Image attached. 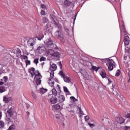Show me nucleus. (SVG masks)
<instances>
[{"label": "nucleus", "mask_w": 130, "mask_h": 130, "mask_svg": "<svg viewBox=\"0 0 130 130\" xmlns=\"http://www.w3.org/2000/svg\"><path fill=\"white\" fill-rule=\"evenodd\" d=\"M28 72L30 73V75H31V77H34V76H35V78L36 79V84L37 85V86L40 85V84H41V80L42 79V76H41V74L40 73H39V71L37 70L36 71L37 74H35V68L32 67L29 70Z\"/></svg>", "instance_id": "nucleus-1"}, {"label": "nucleus", "mask_w": 130, "mask_h": 130, "mask_svg": "<svg viewBox=\"0 0 130 130\" xmlns=\"http://www.w3.org/2000/svg\"><path fill=\"white\" fill-rule=\"evenodd\" d=\"M53 95L54 96L57 95V90L54 87L50 91L48 97L51 104H55V103H57L58 99L55 96H53Z\"/></svg>", "instance_id": "nucleus-2"}, {"label": "nucleus", "mask_w": 130, "mask_h": 130, "mask_svg": "<svg viewBox=\"0 0 130 130\" xmlns=\"http://www.w3.org/2000/svg\"><path fill=\"white\" fill-rule=\"evenodd\" d=\"M54 71H51L50 73V78L49 79V81L48 83L49 84V86L51 87H54L55 88V86H54V81L56 82V83H58V80L57 79H53V77H54Z\"/></svg>", "instance_id": "nucleus-3"}, {"label": "nucleus", "mask_w": 130, "mask_h": 130, "mask_svg": "<svg viewBox=\"0 0 130 130\" xmlns=\"http://www.w3.org/2000/svg\"><path fill=\"white\" fill-rule=\"evenodd\" d=\"M55 36L58 38V39H59L60 41L62 42V43H64V40L63 39V36L62 34H61V32H59V30H57L55 32Z\"/></svg>", "instance_id": "nucleus-4"}, {"label": "nucleus", "mask_w": 130, "mask_h": 130, "mask_svg": "<svg viewBox=\"0 0 130 130\" xmlns=\"http://www.w3.org/2000/svg\"><path fill=\"white\" fill-rule=\"evenodd\" d=\"M114 63V61L112 59H110L108 62L106 63V66L108 67V70L111 71L113 70V64Z\"/></svg>", "instance_id": "nucleus-5"}, {"label": "nucleus", "mask_w": 130, "mask_h": 130, "mask_svg": "<svg viewBox=\"0 0 130 130\" xmlns=\"http://www.w3.org/2000/svg\"><path fill=\"white\" fill-rule=\"evenodd\" d=\"M49 53H50V55L54 56V57H56L57 58L60 57V53L58 52H54L53 50H49Z\"/></svg>", "instance_id": "nucleus-6"}, {"label": "nucleus", "mask_w": 130, "mask_h": 130, "mask_svg": "<svg viewBox=\"0 0 130 130\" xmlns=\"http://www.w3.org/2000/svg\"><path fill=\"white\" fill-rule=\"evenodd\" d=\"M44 43L48 47H50L51 46H52L53 41H52V40L50 38L47 39L44 41Z\"/></svg>", "instance_id": "nucleus-7"}, {"label": "nucleus", "mask_w": 130, "mask_h": 130, "mask_svg": "<svg viewBox=\"0 0 130 130\" xmlns=\"http://www.w3.org/2000/svg\"><path fill=\"white\" fill-rule=\"evenodd\" d=\"M36 43V41H35V39H29L27 41V45H28V46H30L32 48H33V46L34 45H35Z\"/></svg>", "instance_id": "nucleus-8"}, {"label": "nucleus", "mask_w": 130, "mask_h": 130, "mask_svg": "<svg viewBox=\"0 0 130 130\" xmlns=\"http://www.w3.org/2000/svg\"><path fill=\"white\" fill-rule=\"evenodd\" d=\"M50 18L52 22H53L54 25H58V21H57V18L56 17H55V16L53 15V14H51Z\"/></svg>", "instance_id": "nucleus-9"}, {"label": "nucleus", "mask_w": 130, "mask_h": 130, "mask_svg": "<svg viewBox=\"0 0 130 130\" xmlns=\"http://www.w3.org/2000/svg\"><path fill=\"white\" fill-rule=\"evenodd\" d=\"M58 101L59 103L62 104L64 101H66V97L63 95H60L58 96Z\"/></svg>", "instance_id": "nucleus-10"}, {"label": "nucleus", "mask_w": 130, "mask_h": 130, "mask_svg": "<svg viewBox=\"0 0 130 130\" xmlns=\"http://www.w3.org/2000/svg\"><path fill=\"white\" fill-rule=\"evenodd\" d=\"M7 113L10 117H13L14 116V112H13V109L12 108L8 110Z\"/></svg>", "instance_id": "nucleus-11"}, {"label": "nucleus", "mask_w": 130, "mask_h": 130, "mask_svg": "<svg viewBox=\"0 0 130 130\" xmlns=\"http://www.w3.org/2000/svg\"><path fill=\"white\" fill-rule=\"evenodd\" d=\"M117 121H118V123H120V124H122V123H124V119L121 117H119L117 118Z\"/></svg>", "instance_id": "nucleus-12"}, {"label": "nucleus", "mask_w": 130, "mask_h": 130, "mask_svg": "<svg viewBox=\"0 0 130 130\" xmlns=\"http://www.w3.org/2000/svg\"><path fill=\"white\" fill-rule=\"evenodd\" d=\"M124 44L125 46L128 45V44H129V39L128 37L126 36L124 37Z\"/></svg>", "instance_id": "nucleus-13"}, {"label": "nucleus", "mask_w": 130, "mask_h": 130, "mask_svg": "<svg viewBox=\"0 0 130 130\" xmlns=\"http://www.w3.org/2000/svg\"><path fill=\"white\" fill-rule=\"evenodd\" d=\"M64 5L66 6V7H71L72 2L70 1V0H64Z\"/></svg>", "instance_id": "nucleus-14"}, {"label": "nucleus", "mask_w": 130, "mask_h": 130, "mask_svg": "<svg viewBox=\"0 0 130 130\" xmlns=\"http://www.w3.org/2000/svg\"><path fill=\"white\" fill-rule=\"evenodd\" d=\"M52 107L53 110H59L60 109V105L58 104L53 105Z\"/></svg>", "instance_id": "nucleus-15"}, {"label": "nucleus", "mask_w": 130, "mask_h": 130, "mask_svg": "<svg viewBox=\"0 0 130 130\" xmlns=\"http://www.w3.org/2000/svg\"><path fill=\"white\" fill-rule=\"evenodd\" d=\"M37 50H38L39 53L41 54V53H43L44 52V47L41 46L39 47L37 49Z\"/></svg>", "instance_id": "nucleus-16"}, {"label": "nucleus", "mask_w": 130, "mask_h": 130, "mask_svg": "<svg viewBox=\"0 0 130 130\" xmlns=\"http://www.w3.org/2000/svg\"><path fill=\"white\" fill-rule=\"evenodd\" d=\"M64 81L66 83H71V81H72V80L71 79V78H70V77L65 76L63 78Z\"/></svg>", "instance_id": "nucleus-17"}, {"label": "nucleus", "mask_w": 130, "mask_h": 130, "mask_svg": "<svg viewBox=\"0 0 130 130\" xmlns=\"http://www.w3.org/2000/svg\"><path fill=\"white\" fill-rule=\"evenodd\" d=\"M57 68V67L56 66V64H52L50 67L51 72H54V71H56Z\"/></svg>", "instance_id": "nucleus-18"}, {"label": "nucleus", "mask_w": 130, "mask_h": 130, "mask_svg": "<svg viewBox=\"0 0 130 130\" xmlns=\"http://www.w3.org/2000/svg\"><path fill=\"white\" fill-rule=\"evenodd\" d=\"M100 75L101 76V77L103 79L106 78V72H105V71L103 70V71H101Z\"/></svg>", "instance_id": "nucleus-19"}, {"label": "nucleus", "mask_w": 130, "mask_h": 130, "mask_svg": "<svg viewBox=\"0 0 130 130\" xmlns=\"http://www.w3.org/2000/svg\"><path fill=\"white\" fill-rule=\"evenodd\" d=\"M44 37V35H43L42 33H38L37 38L38 40H41L42 39H43Z\"/></svg>", "instance_id": "nucleus-20"}, {"label": "nucleus", "mask_w": 130, "mask_h": 130, "mask_svg": "<svg viewBox=\"0 0 130 130\" xmlns=\"http://www.w3.org/2000/svg\"><path fill=\"white\" fill-rule=\"evenodd\" d=\"M22 52L21 51V50L20 49H17V52H16V56L17 57H21L22 56Z\"/></svg>", "instance_id": "nucleus-21"}, {"label": "nucleus", "mask_w": 130, "mask_h": 130, "mask_svg": "<svg viewBox=\"0 0 130 130\" xmlns=\"http://www.w3.org/2000/svg\"><path fill=\"white\" fill-rule=\"evenodd\" d=\"M53 117L57 120H59L60 119V113H59L58 114H55Z\"/></svg>", "instance_id": "nucleus-22"}, {"label": "nucleus", "mask_w": 130, "mask_h": 130, "mask_svg": "<svg viewBox=\"0 0 130 130\" xmlns=\"http://www.w3.org/2000/svg\"><path fill=\"white\" fill-rule=\"evenodd\" d=\"M83 78L85 80H89L90 79L89 75L87 72H85V75L83 74Z\"/></svg>", "instance_id": "nucleus-23"}, {"label": "nucleus", "mask_w": 130, "mask_h": 130, "mask_svg": "<svg viewBox=\"0 0 130 130\" xmlns=\"http://www.w3.org/2000/svg\"><path fill=\"white\" fill-rule=\"evenodd\" d=\"M79 109V117H82L83 115H84V113L83 112V111H82V109H81V108H78Z\"/></svg>", "instance_id": "nucleus-24"}, {"label": "nucleus", "mask_w": 130, "mask_h": 130, "mask_svg": "<svg viewBox=\"0 0 130 130\" xmlns=\"http://www.w3.org/2000/svg\"><path fill=\"white\" fill-rule=\"evenodd\" d=\"M74 108H75V106L74 105H70L68 107H67V110H74Z\"/></svg>", "instance_id": "nucleus-25"}, {"label": "nucleus", "mask_w": 130, "mask_h": 130, "mask_svg": "<svg viewBox=\"0 0 130 130\" xmlns=\"http://www.w3.org/2000/svg\"><path fill=\"white\" fill-rule=\"evenodd\" d=\"M6 91V87L5 86L0 87V93H4Z\"/></svg>", "instance_id": "nucleus-26"}, {"label": "nucleus", "mask_w": 130, "mask_h": 130, "mask_svg": "<svg viewBox=\"0 0 130 130\" xmlns=\"http://www.w3.org/2000/svg\"><path fill=\"white\" fill-rule=\"evenodd\" d=\"M44 30L45 31V34H46V33H48V32H49V31L50 30V29H49V27H47V26H45L44 27Z\"/></svg>", "instance_id": "nucleus-27"}, {"label": "nucleus", "mask_w": 130, "mask_h": 130, "mask_svg": "<svg viewBox=\"0 0 130 130\" xmlns=\"http://www.w3.org/2000/svg\"><path fill=\"white\" fill-rule=\"evenodd\" d=\"M47 91V89L42 88L41 89L40 92L41 94H44V93H46Z\"/></svg>", "instance_id": "nucleus-28"}, {"label": "nucleus", "mask_w": 130, "mask_h": 130, "mask_svg": "<svg viewBox=\"0 0 130 130\" xmlns=\"http://www.w3.org/2000/svg\"><path fill=\"white\" fill-rule=\"evenodd\" d=\"M15 126L14 124L10 125L7 130H15Z\"/></svg>", "instance_id": "nucleus-29"}, {"label": "nucleus", "mask_w": 130, "mask_h": 130, "mask_svg": "<svg viewBox=\"0 0 130 130\" xmlns=\"http://www.w3.org/2000/svg\"><path fill=\"white\" fill-rule=\"evenodd\" d=\"M31 94L34 99H36V98H37V96L36 95V94H35V92H34V91H31Z\"/></svg>", "instance_id": "nucleus-30"}, {"label": "nucleus", "mask_w": 130, "mask_h": 130, "mask_svg": "<svg viewBox=\"0 0 130 130\" xmlns=\"http://www.w3.org/2000/svg\"><path fill=\"white\" fill-rule=\"evenodd\" d=\"M91 70H92V71H95V72H98V70H99V67L97 68V67H96L95 66H93L91 68Z\"/></svg>", "instance_id": "nucleus-31"}, {"label": "nucleus", "mask_w": 130, "mask_h": 130, "mask_svg": "<svg viewBox=\"0 0 130 130\" xmlns=\"http://www.w3.org/2000/svg\"><path fill=\"white\" fill-rule=\"evenodd\" d=\"M51 25H52V23L51 22H48L46 25V27H48V28H51Z\"/></svg>", "instance_id": "nucleus-32"}, {"label": "nucleus", "mask_w": 130, "mask_h": 130, "mask_svg": "<svg viewBox=\"0 0 130 130\" xmlns=\"http://www.w3.org/2000/svg\"><path fill=\"white\" fill-rule=\"evenodd\" d=\"M59 75L61 76V78H63L66 76V75L63 74V72H62V71H60V72L59 73Z\"/></svg>", "instance_id": "nucleus-33"}, {"label": "nucleus", "mask_w": 130, "mask_h": 130, "mask_svg": "<svg viewBox=\"0 0 130 130\" xmlns=\"http://www.w3.org/2000/svg\"><path fill=\"white\" fill-rule=\"evenodd\" d=\"M5 126V122L0 121V127H4Z\"/></svg>", "instance_id": "nucleus-34"}, {"label": "nucleus", "mask_w": 130, "mask_h": 130, "mask_svg": "<svg viewBox=\"0 0 130 130\" xmlns=\"http://www.w3.org/2000/svg\"><path fill=\"white\" fill-rule=\"evenodd\" d=\"M120 75V71L119 70H117L115 74L116 77H118Z\"/></svg>", "instance_id": "nucleus-35"}, {"label": "nucleus", "mask_w": 130, "mask_h": 130, "mask_svg": "<svg viewBox=\"0 0 130 130\" xmlns=\"http://www.w3.org/2000/svg\"><path fill=\"white\" fill-rule=\"evenodd\" d=\"M43 23H47V22H48V19H47V18H46V17H43Z\"/></svg>", "instance_id": "nucleus-36"}, {"label": "nucleus", "mask_w": 130, "mask_h": 130, "mask_svg": "<svg viewBox=\"0 0 130 130\" xmlns=\"http://www.w3.org/2000/svg\"><path fill=\"white\" fill-rule=\"evenodd\" d=\"M64 92H66V93H70V91H69V89H68V88L67 87H63Z\"/></svg>", "instance_id": "nucleus-37"}, {"label": "nucleus", "mask_w": 130, "mask_h": 130, "mask_svg": "<svg viewBox=\"0 0 130 130\" xmlns=\"http://www.w3.org/2000/svg\"><path fill=\"white\" fill-rule=\"evenodd\" d=\"M68 111L71 113V114H75V110L68 109Z\"/></svg>", "instance_id": "nucleus-38"}, {"label": "nucleus", "mask_w": 130, "mask_h": 130, "mask_svg": "<svg viewBox=\"0 0 130 130\" xmlns=\"http://www.w3.org/2000/svg\"><path fill=\"white\" fill-rule=\"evenodd\" d=\"M85 121H88L90 119V117L88 115H86L84 117Z\"/></svg>", "instance_id": "nucleus-39"}, {"label": "nucleus", "mask_w": 130, "mask_h": 130, "mask_svg": "<svg viewBox=\"0 0 130 130\" xmlns=\"http://www.w3.org/2000/svg\"><path fill=\"white\" fill-rule=\"evenodd\" d=\"M3 80H4L5 83H7V82H8V76H4L3 77Z\"/></svg>", "instance_id": "nucleus-40"}, {"label": "nucleus", "mask_w": 130, "mask_h": 130, "mask_svg": "<svg viewBox=\"0 0 130 130\" xmlns=\"http://www.w3.org/2000/svg\"><path fill=\"white\" fill-rule=\"evenodd\" d=\"M25 62H26V66H28L29 64H31V62L29 60H26Z\"/></svg>", "instance_id": "nucleus-41"}, {"label": "nucleus", "mask_w": 130, "mask_h": 130, "mask_svg": "<svg viewBox=\"0 0 130 130\" xmlns=\"http://www.w3.org/2000/svg\"><path fill=\"white\" fill-rule=\"evenodd\" d=\"M39 60V58L35 59L34 60V63H36V64H37L39 62V61H38Z\"/></svg>", "instance_id": "nucleus-42"}, {"label": "nucleus", "mask_w": 130, "mask_h": 130, "mask_svg": "<svg viewBox=\"0 0 130 130\" xmlns=\"http://www.w3.org/2000/svg\"><path fill=\"white\" fill-rule=\"evenodd\" d=\"M58 64L59 67H60V69L61 70L62 68V64H61V61H59V62H58Z\"/></svg>", "instance_id": "nucleus-43"}, {"label": "nucleus", "mask_w": 130, "mask_h": 130, "mask_svg": "<svg viewBox=\"0 0 130 130\" xmlns=\"http://www.w3.org/2000/svg\"><path fill=\"white\" fill-rule=\"evenodd\" d=\"M21 58H23V59H28V56H27L21 55Z\"/></svg>", "instance_id": "nucleus-44"}, {"label": "nucleus", "mask_w": 130, "mask_h": 130, "mask_svg": "<svg viewBox=\"0 0 130 130\" xmlns=\"http://www.w3.org/2000/svg\"><path fill=\"white\" fill-rule=\"evenodd\" d=\"M88 125H89V126L92 128H93V127H94V126H95V124L90 123H88Z\"/></svg>", "instance_id": "nucleus-45"}, {"label": "nucleus", "mask_w": 130, "mask_h": 130, "mask_svg": "<svg viewBox=\"0 0 130 130\" xmlns=\"http://www.w3.org/2000/svg\"><path fill=\"white\" fill-rule=\"evenodd\" d=\"M64 30L66 31V32H67V33H69V32H70V31L69 30V29L68 28V27H67V26H64Z\"/></svg>", "instance_id": "nucleus-46"}, {"label": "nucleus", "mask_w": 130, "mask_h": 130, "mask_svg": "<svg viewBox=\"0 0 130 130\" xmlns=\"http://www.w3.org/2000/svg\"><path fill=\"white\" fill-rule=\"evenodd\" d=\"M4 101L6 102V103H8L9 101H8V99H7V98L4 97V99H3Z\"/></svg>", "instance_id": "nucleus-47"}, {"label": "nucleus", "mask_w": 130, "mask_h": 130, "mask_svg": "<svg viewBox=\"0 0 130 130\" xmlns=\"http://www.w3.org/2000/svg\"><path fill=\"white\" fill-rule=\"evenodd\" d=\"M75 96H71L70 99L71 101H73V102H75Z\"/></svg>", "instance_id": "nucleus-48"}, {"label": "nucleus", "mask_w": 130, "mask_h": 130, "mask_svg": "<svg viewBox=\"0 0 130 130\" xmlns=\"http://www.w3.org/2000/svg\"><path fill=\"white\" fill-rule=\"evenodd\" d=\"M41 14L43 16H45V11H44L43 10H42L41 12Z\"/></svg>", "instance_id": "nucleus-49"}, {"label": "nucleus", "mask_w": 130, "mask_h": 130, "mask_svg": "<svg viewBox=\"0 0 130 130\" xmlns=\"http://www.w3.org/2000/svg\"><path fill=\"white\" fill-rule=\"evenodd\" d=\"M124 130H130V126H125Z\"/></svg>", "instance_id": "nucleus-50"}, {"label": "nucleus", "mask_w": 130, "mask_h": 130, "mask_svg": "<svg viewBox=\"0 0 130 130\" xmlns=\"http://www.w3.org/2000/svg\"><path fill=\"white\" fill-rule=\"evenodd\" d=\"M125 117H126V118H129V119H130V113H127Z\"/></svg>", "instance_id": "nucleus-51"}, {"label": "nucleus", "mask_w": 130, "mask_h": 130, "mask_svg": "<svg viewBox=\"0 0 130 130\" xmlns=\"http://www.w3.org/2000/svg\"><path fill=\"white\" fill-rule=\"evenodd\" d=\"M2 81H3V79H1V81H0V86H3V85H4V84L5 83Z\"/></svg>", "instance_id": "nucleus-52"}, {"label": "nucleus", "mask_w": 130, "mask_h": 130, "mask_svg": "<svg viewBox=\"0 0 130 130\" xmlns=\"http://www.w3.org/2000/svg\"><path fill=\"white\" fill-rule=\"evenodd\" d=\"M41 8H42V9H45V5H44V4H42L41 5Z\"/></svg>", "instance_id": "nucleus-53"}, {"label": "nucleus", "mask_w": 130, "mask_h": 130, "mask_svg": "<svg viewBox=\"0 0 130 130\" xmlns=\"http://www.w3.org/2000/svg\"><path fill=\"white\" fill-rule=\"evenodd\" d=\"M44 60V58H43V57H41L40 59V61H43Z\"/></svg>", "instance_id": "nucleus-54"}, {"label": "nucleus", "mask_w": 130, "mask_h": 130, "mask_svg": "<svg viewBox=\"0 0 130 130\" xmlns=\"http://www.w3.org/2000/svg\"><path fill=\"white\" fill-rule=\"evenodd\" d=\"M2 117H3V114L2 112H0V119H2Z\"/></svg>", "instance_id": "nucleus-55"}, {"label": "nucleus", "mask_w": 130, "mask_h": 130, "mask_svg": "<svg viewBox=\"0 0 130 130\" xmlns=\"http://www.w3.org/2000/svg\"><path fill=\"white\" fill-rule=\"evenodd\" d=\"M6 120H7V121H8V122H11V119H10V118H7L6 119Z\"/></svg>", "instance_id": "nucleus-56"}, {"label": "nucleus", "mask_w": 130, "mask_h": 130, "mask_svg": "<svg viewBox=\"0 0 130 130\" xmlns=\"http://www.w3.org/2000/svg\"><path fill=\"white\" fill-rule=\"evenodd\" d=\"M124 59L125 60H126V59H127V56H124Z\"/></svg>", "instance_id": "nucleus-57"}, {"label": "nucleus", "mask_w": 130, "mask_h": 130, "mask_svg": "<svg viewBox=\"0 0 130 130\" xmlns=\"http://www.w3.org/2000/svg\"><path fill=\"white\" fill-rule=\"evenodd\" d=\"M57 87H58V89H59V90H60V86H59V85L57 84Z\"/></svg>", "instance_id": "nucleus-58"}, {"label": "nucleus", "mask_w": 130, "mask_h": 130, "mask_svg": "<svg viewBox=\"0 0 130 130\" xmlns=\"http://www.w3.org/2000/svg\"><path fill=\"white\" fill-rule=\"evenodd\" d=\"M108 81H109V84H110L111 83V81H110L109 78H108Z\"/></svg>", "instance_id": "nucleus-59"}, {"label": "nucleus", "mask_w": 130, "mask_h": 130, "mask_svg": "<svg viewBox=\"0 0 130 130\" xmlns=\"http://www.w3.org/2000/svg\"><path fill=\"white\" fill-rule=\"evenodd\" d=\"M123 33H125V32H126L125 29H124V28L123 29Z\"/></svg>", "instance_id": "nucleus-60"}, {"label": "nucleus", "mask_w": 130, "mask_h": 130, "mask_svg": "<svg viewBox=\"0 0 130 130\" xmlns=\"http://www.w3.org/2000/svg\"><path fill=\"white\" fill-rule=\"evenodd\" d=\"M27 115H30V113L29 112H26Z\"/></svg>", "instance_id": "nucleus-61"}, {"label": "nucleus", "mask_w": 130, "mask_h": 130, "mask_svg": "<svg viewBox=\"0 0 130 130\" xmlns=\"http://www.w3.org/2000/svg\"><path fill=\"white\" fill-rule=\"evenodd\" d=\"M41 66H42V67H43V66H44V62L41 63Z\"/></svg>", "instance_id": "nucleus-62"}, {"label": "nucleus", "mask_w": 130, "mask_h": 130, "mask_svg": "<svg viewBox=\"0 0 130 130\" xmlns=\"http://www.w3.org/2000/svg\"><path fill=\"white\" fill-rule=\"evenodd\" d=\"M75 101H78V99H76V98H75L74 102H75Z\"/></svg>", "instance_id": "nucleus-63"}, {"label": "nucleus", "mask_w": 130, "mask_h": 130, "mask_svg": "<svg viewBox=\"0 0 130 130\" xmlns=\"http://www.w3.org/2000/svg\"><path fill=\"white\" fill-rule=\"evenodd\" d=\"M75 114H71V117H73V116H74V115Z\"/></svg>", "instance_id": "nucleus-64"}]
</instances>
